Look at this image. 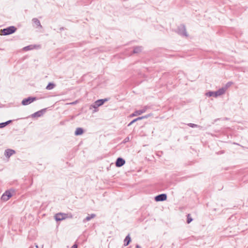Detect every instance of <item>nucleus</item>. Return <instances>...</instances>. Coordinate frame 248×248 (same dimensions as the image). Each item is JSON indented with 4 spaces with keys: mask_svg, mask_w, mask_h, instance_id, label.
Listing matches in <instances>:
<instances>
[{
    "mask_svg": "<svg viewBox=\"0 0 248 248\" xmlns=\"http://www.w3.org/2000/svg\"><path fill=\"white\" fill-rule=\"evenodd\" d=\"M167 199V195L165 194H161L156 196L155 197V200L156 202L164 201Z\"/></svg>",
    "mask_w": 248,
    "mask_h": 248,
    "instance_id": "0eeeda50",
    "label": "nucleus"
},
{
    "mask_svg": "<svg viewBox=\"0 0 248 248\" xmlns=\"http://www.w3.org/2000/svg\"><path fill=\"white\" fill-rule=\"evenodd\" d=\"M227 90V87H222L216 92L215 97H217L218 96L223 94Z\"/></svg>",
    "mask_w": 248,
    "mask_h": 248,
    "instance_id": "6e6552de",
    "label": "nucleus"
},
{
    "mask_svg": "<svg viewBox=\"0 0 248 248\" xmlns=\"http://www.w3.org/2000/svg\"><path fill=\"white\" fill-rule=\"evenodd\" d=\"M12 194L10 191H6L3 194L1 199L3 201H7L12 197Z\"/></svg>",
    "mask_w": 248,
    "mask_h": 248,
    "instance_id": "20e7f679",
    "label": "nucleus"
},
{
    "mask_svg": "<svg viewBox=\"0 0 248 248\" xmlns=\"http://www.w3.org/2000/svg\"><path fill=\"white\" fill-rule=\"evenodd\" d=\"M95 217V215L93 214H91L90 215H89V216H88L85 218V219H84V221H89L90 219H91L92 218H94Z\"/></svg>",
    "mask_w": 248,
    "mask_h": 248,
    "instance_id": "dca6fc26",
    "label": "nucleus"
},
{
    "mask_svg": "<svg viewBox=\"0 0 248 248\" xmlns=\"http://www.w3.org/2000/svg\"><path fill=\"white\" fill-rule=\"evenodd\" d=\"M71 104H75V102H73V103H71Z\"/></svg>",
    "mask_w": 248,
    "mask_h": 248,
    "instance_id": "cd10ccee",
    "label": "nucleus"
},
{
    "mask_svg": "<svg viewBox=\"0 0 248 248\" xmlns=\"http://www.w3.org/2000/svg\"><path fill=\"white\" fill-rule=\"evenodd\" d=\"M10 122H11V121H7L6 122H5V123H0V128H3V127H5Z\"/></svg>",
    "mask_w": 248,
    "mask_h": 248,
    "instance_id": "aec40b11",
    "label": "nucleus"
},
{
    "mask_svg": "<svg viewBox=\"0 0 248 248\" xmlns=\"http://www.w3.org/2000/svg\"><path fill=\"white\" fill-rule=\"evenodd\" d=\"M107 101V99H100L96 101L94 104L92 106V107L94 108H97L98 107L102 105L105 101Z\"/></svg>",
    "mask_w": 248,
    "mask_h": 248,
    "instance_id": "423d86ee",
    "label": "nucleus"
},
{
    "mask_svg": "<svg viewBox=\"0 0 248 248\" xmlns=\"http://www.w3.org/2000/svg\"><path fill=\"white\" fill-rule=\"evenodd\" d=\"M36 100L35 97H28V98L24 99L22 101L23 105H27Z\"/></svg>",
    "mask_w": 248,
    "mask_h": 248,
    "instance_id": "7ed1b4c3",
    "label": "nucleus"
},
{
    "mask_svg": "<svg viewBox=\"0 0 248 248\" xmlns=\"http://www.w3.org/2000/svg\"><path fill=\"white\" fill-rule=\"evenodd\" d=\"M83 133V130L82 129V128H77L76 129V130L75 132V134L76 135H81Z\"/></svg>",
    "mask_w": 248,
    "mask_h": 248,
    "instance_id": "2eb2a0df",
    "label": "nucleus"
},
{
    "mask_svg": "<svg viewBox=\"0 0 248 248\" xmlns=\"http://www.w3.org/2000/svg\"><path fill=\"white\" fill-rule=\"evenodd\" d=\"M149 116H150V115H145V116H143L142 117H138V119L139 120H141L143 119L147 118Z\"/></svg>",
    "mask_w": 248,
    "mask_h": 248,
    "instance_id": "5701e85b",
    "label": "nucleus"
},
{
    "mask_svg": "<svg viewBox=\"0 0 248 248\" xmlns=\"http://www.w3.org/2000/svg\"><path fill=\"white\" fill-rule=\"evenodd\" d=\"M71 248H78V246L76 244L74 245Z\"/></svg>",
    "mask_w": 248,
    "mask_h": 248,
    "instance_id": "393cba45",
    "label": "nucleus"
},
{
    "mask_svg": "<svg viewBox=\"0 0 248 248\" xmlns=\"http://www.w3.org/2000/svg\"><path fill=\"white\" fill-rule=\"evenodd\" d=\"M16 29L14 26H11L2 30H1V34L6 35L12 34L15 32Z\"/></svg>",
    "mask_w": 248,
    "mask_h": 248,
    "instance_id": "f03ea898",
    "label": "nucleus"
},
{
    "mask_svg": "<svg viewBox=\"0 0 248 248\" xmlns=\"http://www.w3.org/2000/svg\"><path fill=\"white\" fill-rule=\"evenodd\" d=\"M15 153V151L12 149H7L5 151V155L8 157H9L14 154Z\"/></svg>",
    "mask_w": 248,
    "mask_h": 248,
    "instance_id": "9b49d317",
    "label": "nucleus"
},
{
    "mask_svg": "<svg viewBox=\"0 0 248 248\" xmlns=\"http://www.w3.org/2000/svg\"><path fill=\"white\" fill-rule=\"evenodd\" d=\"M68 217L72 218V215L71 214L60 213L56 214L55 216V218L57 221L62 220Z\"/></svg>",
    "mask_w": 248,
    "mask_h": 248,
    "instance_id": "f257e3e1",
    "label": "nucleus"
},
{
    "mask_svg": "<svg viewBox=\"0 0 248 248\" xmlns=\"http://www.w3.org/2000/svg\"><path fill=\"white\" fill-rule=\"evenodd\" d=\"M147 109V107H144L142 109H141L140 110L135 111L133 113H132L131 115V117H134V116H137V115H141V114H142V113H144L145 112H146Z\"/></svg>",
    "mask_w": 248,
    "mask_h": 248,
    "instance_id": "39448f33",
    "label": "nucleus"
},
{
    "mask_svg": "<svg viewBox=\"0 0 248 248\" xmlns=\"http://www.w3.org/2000/svg\"><path fill=\"white\" fill-rule=\"evenodd\" d=\"M231 84L229 82L227 83L225 87H227V88L228 87H229L231 85Z\"/></svg>",
    "mask_w": 248,
    "mask_h": 248,
    "instance_id": "a878e982",
    "label": "nucleus"
},
{
    "mask_svg": "<svg viewBox=\"0 0 248 248\" xmlns=\"http://www.w3.org/2000/svg\"><path fill=\"white\" fill-rule=\"evenodd\" d=\"M192 221V218L190 217V214L187 215V223H189Z\"/></svg>",
    "mask_w": 248,
    "mask_h": 248,
    "instance_id": "412c9836",
    "label": "nucleus"
},
{
    "mask_svg": "<svg viewBox=\"0 0 248 248\" xmlns=\"http://www.w3.org/2000/svg\"><path fill=\"white\" fill-rule=\"evenodd\" d=\"M136 248H141V247H140L139 245H136Z\"/></svg>",
    "mask_w": 248,
    "mask_h": 248,
    "instance_id": "bb28decb",
    "label": "nucleus"
},
{
    "mask_svg": "<svg viewBox=\"0 0 248 248\" xmlns=\"http://www.w3.org/2000/svg\"><path fill=\"white\" fill-rule=\"evenodd\" d=\"M55 85L54 84L49 83L46 87L47 90H51L54 87Z\"/></svg>",
    "mask_w": 248,
    "mask_h": 248,
    "instance_id": "f3484780",
    "label": "nucleus"
},
{
    "mask_svg": "<svg viewBox=\"0 0 248 248\" xmlns=\"http://www.w3.org/2000/svg\"><path fill=\"white\" fill-rule=\"evenodd\" d=\"M46 111V109H42L40 111H38L36 112H35L33 114V116L34 117H40L41 116L44 112Z\"/></svg>",
    "mask_w": 248,
    "mask_h": 248,
    "instance_id": "f8f14e48",
    "label": "nucleus"
},
{
    "mask_svg": "<svg viewBox=\"0 0 248 248\" xmlns=\"http://www.w3.org/2000/svg\"><path fill=\"white\" fill-rule=\"evenodd\" d=\"M139 120L138 119V118H136V119H135L134 120H133V121H132L128 124V126H130L131 125V124H132L136 122V121Z\"/></svg>",
    "mask_w": 248,
    "mask_h": 248,
    "instance_id": "4be33fe9",
    "label": "nucleus"
},
{
    "mask_svg": "<svg viewBox=\"0 0 248 248\" xmlns=\"http://www.w3.org/2000/svg\"><path fill=\"white\" fill-rule=\"evenodd\" d=\"M125 163V160L122 158H118L116 162V166L120 167L124 165Z\"/></svg>",
    "mask_w": 248,
    "mask_h": 248,
    "instance_id": "1a4fd4ad",
    "label": "nucleus"
},
{
    "mask_svg": "<svg viewBox=\"0 0 248 248\" xmlns=\"http://www.w3.org/2000/svg\"><path fill=\"white\" fill-rule=\"evenodd\" d=\"M130 241H131V238H130L129 235L128 234L127 236H126V237L125 238V239L124 240V245L125 246H127L129 244Z\"/></svg>",
    "mask_w": 248,
    "mask_h": 248,
    "instance_id": "ddd939ff",
    "label": "nucleus"
},
{
    "mask_svg": "<svg viewBox=\"0 0 248 248\" xmlns=\"http://www.w3.org/2000/svg\"><path fill=\"white\" fill-rule=\"evenodd\" d=\"M141 50V47L140 46L136 47L134 48L133 50V53H137L140 52Z\"/></svg>",
    "mask_w": 248,
    "mask_h": 248,
    "instance_id": "a211bd4d",
    "label": "nucleus"
},
{
    "mask_svg": "<svg viewBox=\"0 0 248 248\" xmlns=\"http://www.w3.org/2000/svg\"><path fill=\"white\" fill-rule=\"evenodd\" d=\"M188 125L192 127L198 126V125L197 124H188Z\"/></svg>",
    "mask_w": 248,
    "mask_h": 248,
    "instance_id": "b1692460",
    "label": "nucleus"
},
{
    "mask_svg": "<svg viewBox=\"0 0 248 248\" xmlns=\"http://www.w3.org/2000/svg\"><path fill=\"white\" fill-rule=\"evenodd\" d=\"M32 21L33 22L35 25H36L37 27L42 28V26L40 24V21L37 18H33Z\"/></svg>",
    "mask_w": 248,
    "mask_h": 248,
    "instance_id": "4468645a",
    "label": "nucleus"
},
{
    "mask_svg": "<svg viewBox=\"0 0 248 248\" xmlns=\"http://www.w3.org/2000/svg\"><path fill=\"white\" fill-rule=\"evenodd\" d=\"M215 93L216 92H209L208 93H206V95L208 96H214L215 97Z\"/></svg>",
    "mask_w": 248,
    "mask_h": 248,
    "instance_id": "6ab92c4d",
    "label": "nucleus"
},
{
    "mask_svg": "<svg viewBox=\"0 0 248 248\" xmlns=\"http://www.w3.org/2000/svg\"><path fill=\"white\" fill-rule=\"evenodd\" d=\"M178 31L179 34L183 35L185 36H186V31L184 25L179 27Z\"/></svg>",
    "mask_w": 248,
    "mask_h": 248,
    "instance_id": "9d476101",
    "label": "nucleus"
}]
</instances>
